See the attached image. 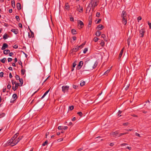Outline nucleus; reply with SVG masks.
<instances>
[{
  "mask_svg": "<svg viewBox=\"0 0 151 151\" xmlns=\"http://www.w3.org/2000/svg\"><path fill=\"white\" fill-rule=\"evenodd\" d=\"M29 114H25L24 116V119H27L29 118Z\"/></svg>",
  "mask_w": 151,
  "mask_h": 151,
  "instance_id": "obj_20",
  "label": "nucleus"
},
{
  "mask_svg": "<svg viewBox=\"0 0 151 151\" xmlns=\"http://www.w3.org/2000/svg\"><path fill=\"white\" fill-rule=\"evenodd\" d=\"M145 32V30L144 29H142L139 31V33L140 35V37H143L144 35V33Z\"/></svg>",
  "mask_w": 151,
  "mask_h": 151,
  "instance_id": "obj_6",
  "label": "nucleus"
},
{
  "mask_svg": "<svg viewBox=\"0 0 151 151\" xmlns=\"http://www.w3.org/2000/svg\"><path fill=\"white\" fill-rule=\"evenodd\" d=\"M31 32V34L30 35L29 33H28V37L29 38L31 37H33L34 36V33L32 32L31 30H30Z\"/></svg>",
  "mask_w": 151,
  "mask_h": 151,
  "instance_id": "obj_18",
  "label": "nucleus"
},
{
  "mask_svg": "<svg viewBox=\"0 0 151 151\" xmlns=\"http://www.w3.org/2000/svg\"><path fill=\"white\" fill-rule=\"evenodd\" d=\"M91 6L89 5V4H88V6L86 8V13H87V12H89L90 11H91Z\"/></svg>",
  "mask_w": 151,
  "mask_h": 151,
  "instance_id": "obj_16",
  "label": "nucleus"
},
{
  "mask_svg": "<svg viewBox=\"0 0 151 151\" xmlns=\"http://www.w3.org/2000/svg\"><path fill=\"white\" fill-rule=\"evenodd\" d=\"M12 85H14V84H15V83H16V81H14V80H12Z\"/></svg>",
  "mask_w": 151,
  "mask_h": 151,
  "instance_id": "obj_57",
  "label": "nucleus"
},
{
  "mask_svg": "<svg viewBox=\"0 0 151 151\" xmlns=\"http://www.w3.org/2000/svg\"><path fill=\"white\" fill-rule=\"evenodd\" d=\"M8 46L7 44L6 43H4L3 44V46L1 48L2 50H4L5 48L8 47Z\"/></svg>",
  "mask_w": 151,
  "mask_h": 151,
  "instance_id": "obj_12",
  "label": "nucleus"
},
{
  "mask_svg": "<svg viewBox=\"0 0 151 151\" xmlns=\"http://www.w3.org/2000/svg\"><path fill=\"white\" fill-rule=\"evenodd\" d=\"M103 26L101 24H99L97 27V28L99 29V30H100L103 28Z\"/></svg>",
  "mask_w": 151,
  "mask_h": 151,
  "instance_id": "obj_21",
  "label": "nucleus"
},
{
  "mask_svg": "<svg viewBox=\"0 0 151 151\" xmlns=\"http://www.w3.org/2000/svg\"><path fill=\"white\" fill-rule=\"evenodd\" d=\"M10 52V51L9 50H5L4 51V53L5 55H7Z\"/></svg>",
  "mask_w": 151,
  "mask_h": 151,
  "instance_id": "obj_24",
  "label": "nucleus"
},
{
  "mask_svg": "<svg viewBox=\"0 0 151 151\" xmlns=\"http://www.w3.org/2000/svg\"><path fill=\"white\" fill-rule=\"evenodd\" d=\"M124 47L121 50V51L120 52L119 57V59H120L121 58V57L122 56V54H123V50H124Z\"/></svg>",
  "mask_w": 151,
  "mask_h": 151,
  "instance_id": "obj_15",
  "label": "nucleus"
},
{
  "mask_svg": "<svg viewBox=\"0 0 151 151\" xmlns=\"http://www.w3.org/2000/svg\"><path fill=\"white\" fill-rule=\"evenodd\" d=\"M65 9H68L69 8V6L68 4H65Z\"/></svg>",
  "mask_w": 151,
  "mask_h": 151,
  "instance_id": "obj_43",
  "label": "nucleus"
},
{
  "mask_svg": "<svg viewBox=\"0 0 151 151\" xmlns=\"http://www.w3.org/2000/svg\"><path fill=\"white\" fill-rule=\"evenodd\" d=\"M78 26H79V25H80V29L82 28L84 26V24L83 22L82 21H81V20H78Z\"/></svg>",
  "mask_w": 151,
  "mask_h": 151,
  "instance_id": "obj_8",
  "label": "nucleus"
},
{
  "mask_svg": "<svg viewBox=\"0 0 151 151\" xmlns=\"http://www.w3.org/2000/svg\"><path fill=\"white\" fill-rule=\"evenodd\" d=\"M16 80H18L20 79L19 77L17 75H16L15 76Z\"/></svg>",
  "mask_w": 151,
  "mask_h": 151,
  "instance_id": "obj_45",
  "label": "nucleus"
},
{
  "mask_svg": "<svg viewBox=\"0 0 151 151\" xmlns=\"http://www.w3.org/2000/svg\"><path fill=\"white\" fill-rule=\"evenodd\" d=\"M73 87L74 88L76 89L78 88V86L77 85H73Z\"/></svg>",
  "mask_w": 151,
  "mask_h": 151,
  "instance_id": "obj_48",
  "label": "nucleus"
},
{
  "mask_svg": "<svg viewBox=\"0 0 151 151\" xmlns=\"http://www.w3.org/2000/svg\"><path fill=\"white\" fill-rule=\"evenodd\" d=\"M68 128V127L67 126L63 127V129H66Z\"/></svg>",
  "mask_w": 151,
  "mask_h": 151,
  "instance_id": "obj_59",
  "label": "nucleus"
},
{
  "mask_svg": "<svg viewBox=\"0 0 151 151\" xmlns=\"http://www.w3.org/2000/svg\"><path fill=\"white\" fill-rule=\"evenodd\" d=\"M50 90V89H48L47 91L44 94L43 96L41 98L43 99V98L47 94V93H48V92Z\"/></svg>",
  "mask_w": 151,
  "mask_h": 151,
  "instance_id": "obj_23",
  "label": "nucleus"
},
{
  "mask_svg": "<svg viewBox=\"0 0 151 151\" xmlns=\"http://www.w3.org/2000/svg\"><path fill=\"white\" fill-rule=\"evenodd\" d=\"M11 31L14 33L15 34H17L18 33V30L17 29H12Z\"/></svg>",
  "mask_w": 151,
  "mask_h": 151,
  "instance_id": "obj_13",
  "label": "nucleus"
},
{
  "mask_svg": "<svg viewBox=\"0 0 151 151\" xmlns=\"http://www.w3.org/2000/svg\"><path fill=\"white\" fill-rule=\"evenodd\" d=\"M19 135V133H16V134H15L13 136V137H14V138H15V139H17V136L18 135Z\"/></svg>",
  "mask_w": 151,
  "mask_h": 151,
  "instance_id": "obj_39",
  "label": "nucleus"
},
{
  "mask_svg": "<svg viewBox=\"0 0 151 151\" xmlns=\"http://www.w3.org/2000/svg\"><path fill=\"white\" fill-rule=\"evenodd\" d=\"M69 87L67 86H63L62 87V91L64 93H65L68 91Z\"/></svg>",
  "mask_w": 151,
  "mask_h": 151,
  "instance_id": "obj_4",
  "label": "nucleus"
},
{
  "mask_svg": "<svg viewBox=\"0 0 151 151\" xmlns=\"http://www.w3.org/2000/svg\"><path fill=\"white\" fill-rule=\"evenodd\" d=\"M74 106H69L68 110L71 111L74 109Z\"/></svg>",
  "mask_w": 151,
  "mask_h": 151,
  "instance_id": "obj_31",
  "label": "nucleus"
},
{
  "mask_svg": "<svg viewBox=\"0 0 151 151\" xmlns=\"http://www.w3.org/2000/svg\"><path fill=\"white\" fill-rule=\"evenodd\" d=\"M77 10L80 12H81L83 11V8L80 6V5H78L76 6Z\"/></svg>",
  "mask_w": 151,
  "mask_h": 151,
  "instance_id": "obj_7",
  "label": "nucleus"
},
{
  "mask_svg": "<svg viewBox=\"0 0 151 151\" xmlns=\"http://www.w3.org/2000/svg\"><path fill=\"white\" fill-rule=\"evenodd\" d=\"M97 3H98V1L97 0H91L90 3L89 4V5L91 6L95 5H96L97 6Z\"/></svg>",
  "mask_w": 151,
  "mask_h": 151,
  "instance_id": "obj_3",
  "label": "nucleus"
},
{
  "mask_svg": "<svg viewBox=\"0 0 151 151\" xmlns=\"http://www.w3.org/2000/svg\"><path fill=\"white\" fill-rule=\"evenodd\" d=\"M96 6V5H95L92 6H91V8H92V11H93L94 10Z\"/></svg>",
  "mask_w": 151,
  "mask_h": 151,
  "instance_id": "obj_42",
  "label": "nucleus"
},
{
  "mask_svg": "<svg viewBox=\"0 0 151 151\" xmlns=\"http://www.w3.org/2000/svg\"><path fill=\"white\" fill-rule=\"evenodd\" d=\"M15 139H15V138H14V137H13V136L9 140H10V141H12V140H15Z\"/></svg>",
  "mask_w": 151,
  "mask_h": 151,
  "instance_id": "obj_51",
  "label": "nucleus"
},
{
  "mask_svg": "<svg viewBox=\"0 0 151 151\" xmlns=\"http://www.w3.org/2000/svg\"><path fill=\"white\" fill-rule=\"evenodd\" d=\"M73 38V40H76V36H73L72 37Z\"/></svg>",
  "mask_w": 151,
  "mask_h": 151,
  "instance_id": "obj_64",
  "label": "nucleus"
},
{
  "mask_svg": "<svg viewBox=\"0 0 151 151\" xmlns=\"http://www.w3.org/2000/svg\"><path fill=\"white\" fill-rule=\"evenodd\" d=\"M5 114H0V118H1L4 116Z\"/></svg>",
  "mask_w": 151,
  "mask_h": 151,
  "instance_id": "obj_58",
  "label": "nucleus"
},
{
  "mask_svg": "<svg viewBox=\"0 0 151 151\" xmlns=\"http://www.w3.org/2000/svg\"><path fill=\"white\" fill-rule=\"evenodd\" d=\"M78 47H79V48H82L83 47V45H82V44H81V45L79 46H78Z\"/></svg>",
  "mask_w": 151,
  "mask_h": 151,
  "instance_id": "obj_61",
  "label": "nucleus"
},
{
  "mask_svg": "<svg viewBox=\"0 0 151 151\" xmlns=\"http://www.w3.org/2000/svg\"><path fill=\"white\" fill-rule=\"evenodd\" d=\"M137 19L138 21L139 22V21L141 20L142 17H137Z\"/></svg>",
  "mask_w": 151,
  "mask_h": 151,
  "instance_id": "obj_55",
  "label": "nucleus"
},
{
  "mask_svg": "<svg viewBox=\"0 0 151 151\" xmlns=\"http://www.w3.org/2000/svg\"><path fill=\"white\" fill-rule=\"evenodd\" d=\"M13 47L15 49H17L18 47V46L17 45H15L14 46H13Z\"/></svg>",
  "mask_w": 151,
  "mask_h": 151,
  "instance_id": "obj_63",
  "label": "nucleus"
},
{
  "mask_svg": "<svg viewBox=\"0 0 151 151\" xmlns=\"http://www.w3.org/2000/svg\"><path fill=\"white\" fill-rule=\"evenodd\" d=\"M83 62L82 61H80L78 65L77 69L78 70H79L81 68L82 66L83 65Z\"/></svg>",
  "mask_w": 151,
  "mask_h": 151,
  "instance_id": "obj_5",
  "label": "nucleus"
},
{
  "mask_svg": "<svg viewBox=\"0 0 151 151\" xmlns=\"http://www.w3.org/2000/svg\"><path fill=\"white\" fill-rule=\"evenodd\" d=\"M79 49V47H78V46H75L72 49V52H76L78 51Z\"/></svg>",
  "mask_w": 151,
  "mask_h": 151,
  "instance_id": "obj_9",
  "label": "nucleus"
},
{
  "mask_svg": "<svg viewBox=\"0 0 151 151\" xmlns=\"http://www.w3.org/2000/svg\"><path fill=\"white\" fill-rule=\"evenodd\" d=\"M101 34V32L99 31H97L96 32L95 35L97 36H99Z\"/></svg>",
  "mask_w": 151,
  "mask_h": 151,
  "instance_id": "obj_25",
  "label": "nucleus"
},
{
  "mask_svg": "<svg viewBox=\"0 0 151 151\" xmlns=\"http://www.w3.org/2000/svg\"><path fill=\"white\" fill-rule=\"evenodd\" d=\"M71 33L73 35L76 34L77 33L76 31L74 29H72L71 30Z\"/></svg>",
  "mask_w": 151,
  "mask_h": 151,
  "instance_id": "obj_27",
  "label": "nucleus"
},
{
  "mask_svg": "<svg viewBox=\"0 0 151 151\" xmlns=\"http://www.w3.org/2000/svg\"><path fill=\"white\" fill-rule=\"evenodd\" d=\"M4 73L3 72L0 73V77H2L3 76Z\"/></svg>",
  "mask_w": 151,
  "mask_h": 151,
  "instance_id": "obj_49",
  "label": "nucleus"
},
{
  "mask_svg": "<svg viewBox=\"0 0 151 151\" xmlns=\"http://www.w3.org/2000/svg\"><path fill=\"white\" fill-rule=\"evenodd\" d=\"M17 9L18 10H20L21 9V6L20 3H18L17 4Z\"/></svg>",
  "mask_w": 151,
  "mask_h": 151,
  "instance_id": "obj_19",
  "label": "nucleus"
},
{
  "mask_svg": "<svg viewBox=\"0 0 151 151\" xmlns=\"http://www.w3.org/2000/svg\"><path fill=\"white\" fill-rule=\"evenodd\" d=\"M47 143H48V141L47 140H46L44 143H43L42 145L43 146H45Z\"/></svg>",
  "mask_w": 151,
  "mask_h": 151,
  "instance_id": "obj_44",
  "label": "nucleus"
},
{
  "mask_svg": "<svg viewBox=\"0 0 151 151\" xmlns=\"http://www.w3.org/2000/svg\"><path fill=\"white\" fill-rule=\"evenodd\" d=\"M11 3L12 6L13 7H15V4L14 0H12L11 1Z\"/></svg>",
  "mask_w": 151,
  "mask_h": 151,
  "instance_id": "obj_30",
  "label": "nucleus"
},
{
  "mask_svg": "<svg viewBox=\"0 0 151 151\" xmlns=\"http://www.w3.org/2000/svg\"><path fill=\"white\" fill-rule=\"evenodd\" d=\"M11 88V86L10 84H8L7 86V88L8 89H10Z\"/></svg>",
  "mask_w": 151,
  "mask_h": 151,
  "instance_id": "obj_47",
  "label": "nucleus"
},
{
  "mask_svg": "<svg viewBox=\"0 0 151 151\" xmlns=\"http://www.w3.org/2000/svg\"><path fill=\"white\" fill-rule=\"evenodd\" d=\"M9 37V35L6 34V33L5 34L3 37V38L4 40L6 39Z\"/></svg>",
  "mask_w": 151,
  "mask_h": 151,
  "instance_id": "obj_26",
  "label": "nucleus"
},
{
  "mask_svg": "<svg viewBox=\"0 0 151 151\" xmlns=\"http://www.w3.org/2000/svg\"><path fill=\"white\" fill-rule=\"evenodd\" d=\"M126 16L127 13L124 10L123 11L121 15V17H126Z\"/></svg>",
  "mask_w": 151,
  "mask_h": 151,
  "instance_id": "obj_14",
  "label": "nucleus"
},
{
  "mask_svg": "<svg viewBox=\"0 0 151 151\" xmlns=\"http://www.w3.org/2000/svg\"><path fill=\"white\" fill-rule=\"evenodd\" d=\"M12 97L14 99H16L17 98V96L16 94H14L12 96Z\"/></svg>",
  "mask_w": 151,
  "mask_h": 151,
  "instance_id": "obj_36",
  "label": "nucleus"
},
{
  "mask_svg": "<svg viewBox=\"0 0 151 151\" xmlns=\"http://www.w3.org/2000/svg\"><path fill=\"white\" fill-rule=\"evenodd\" d=\"M85 82L84 81H82L80 83V86H83L85 84Z\"/></svg>",
  "mask_w": 151,
  "mask_h": 151,
  "instance_id": "obj_37",
  "label": "nucleus"
},
{
  "mask_svg": "<svg viewBox=\"0 0 151 151\" xmlns=\"http://www.w3.org/2000/svg\"><path fill=\"white\" fill-rule=\"evenodd\" d=\"M88 51V48H84L83 51V53L84 54L86 53L87 51Z\"/></svg>",
  "mask_w": 151,
  "mask_h": 151,
  "instance_id": "obj_40",
  "label": "nucleus"
},
{
  "mask_svg": "<svg viewBox=\"0 0 151 151\" xmlns=\"http://www.w3.org/2000/svg\"><path fill=\"white\" fill-rule=\"evenodd\" d=\"M129 124V123L128 122L124 123L123 125L124 126H127Z\"/></svg>",
  "mask_w": 151,
  "mask_h": 151,
  "instance_id": "obj_50",
  "label": "nucleus"
},
{
  "mask_svg": "<svg viewBox=\"0 0 151 151\" xmlns=\"http://www.w3.org/2000/svg\"><path fill=\"white\" fill-rule=\"evenodd\" d=\"M15 18H16V19L18 22H19L20 21V19L19 18V17L18 16H16L15 17Z\"/></svg>",
  "mask_w": 151,
  "mask_h": 151,
  "instance_id": "obj_41",
  "label": "nucleus"
},
{
  "mask_svg": "<svg viewBox=\"0 0 151 151\" xmlns=\"http://www.w3.org/2000/svg\"><path fill=\"white\" fill-rule=\"evenodd\" d=\"M100 16V14L99 12H97L96 14V16L97 17H99Z\"/></svg>",
  "mask_w": 151,
  "mask_h": 151,
  "instance_id": "obj_52",
  "label": "nucleus"
},
{
  "mask_svg": "<svg viewBox=\"0 0 151 151\" xmlns=\"http://www.w3.org/2000/svg\"><path fill=\"white\" fill-rule=\"evenodd\" d=\"M19 82L20 83L19 86H21L22 85V84H23V80L22 78H20V79H19Z\"/></svg>",
  "mask_w": 151,
  "mask_h": 151,
  "instance_id": "obj_22",
  "label": "nucleus"
},
{
  "mask_svg": "<svg viewBox=\"0 0 151 151\" xmlns=\"http://www.w3.org/2000/svg\"><path fill=\"white\" fill-rule=\"evenodd\" d=\"M148 24L149 25V28L150 29H151V23L149 22V21L147 22Z\"/></svg>",
  "mask_w": 151,
  "mask_h": 151,
  "instance_id": "obj_46",
  "label": "nucleus"
},
{
  "mask_svg": "<svg viewBox=\"0 0 151 151\" xmlns=\"http://www.w3.org/2000/svg\"><path fill=\"white\" fill-rule=\"evenodd\" d=\"M110 69H109V70H107L104 73V75H107L108 74V73H109V72H110Z\"/></svg>",
  "mask_w": 151,
  "mask_h": 151,
  "instance_id": "obj_38",
  "label": "nucleus"
},
{
  "mask_svg": "<svg viewBox=\"0 0 151 151\" xmlns=\"http://www.w3.org/2000/svg\"><path fill=\"white\" fill-rule=\"evenodd\" d=\"M21 74L22 75H24L25 72V70L22 68L21 70Z\"/></svg>",
  "mask_w": 151,
  "mask_h": 151,
  "instance_id": "obj_28",
  "label": "nucleus"
},
{
  "mask_svg": "<svg viewBox=\"0 0 151 151\" xmlns=\"http://www.w3.org/2000/svg\"><path fill=\"white\" fill-rule=\"evenodd\" d=\"M127 145V143H124L121 144V146H125V145Z\"/></svg>",
  "mask_w": 151,
  "mask_h": 151,
  "instance_id": "obj_60",
  "label": "nucleus"
},
{
  "mask_svg": "<svg viewBox=\"0 0 151 151\" xmlns=\"http://www.w3.org/2000/svg\"><path fill=\"white\" fill-rule=\"evenodd\" d=\"M100 44L102 47H103L104 46L105 43L103 40H102L101 41V42L100 43Z\"/></svg>",
  "mask_w": 151,
  "mask_h": 151,
  "instance_id": "obj_29",
  "label": "nucleus"
},
{
  "mask_svg": "<svg viewBox=\"0 0 151 151\" xmlns=\"http://www.w3.org/2000/svg\"><path fill=\"white\" fill-rule=\"evenodd\" d=\"M85 65H87L88 66V69L87 70H89L95 68L97 64L96 65V62L94 63L92 62L86 61L85 63L84 66Z\"/></svg>",
  "mask_w": 151,
  "mask_h": 151,
  "instance_id": "obj_1",
  "label": "nucleus"
},
{
  "mask_svg": "<svg viewBox=\"0 0 151 151\" xmlns=\"http://www.w3.org/2000/svg\"><path fill=\"white\" fill-rule=\"evenodd\" d=\"M101 37L102 38H103L105 41H107V40L105 38L106 37V35L105 34H103L101 35Z\"/></svg>",
  "mask_w": 151,
  "mask_h": 151,
  "instance_id": "obj_34",
  "label": "nucleus"
},
{
  "mask_svg": "<svg viewBox=\"0 0 151 151\" xmlns=\"http://www.w3.org/2000/svg\"><path fill=\"white\" fill-rule=\"evenodd\" d=\"M135 135L136 136H137L139 137H141L140 136V134H139L137 133V132L135 133Z\"/></svg>",
  "mask_w": 151,
  "mask_h": 151,
  "instance_id": "obj_56",
  "label": "nucleus"
},
{
  "mask_svg": "<svg viewBox=\"0 0 151 151\" xmlns=\"http://www.w3.org/2000/svg\"><path fill=\"white\" fill-rule=\"evenodd\" d=\"M63 126H59L58 127V129H63Z\"/></svg>",
  "mask_w": 151,
  "mask_h": 151,
  "instance_id": "obj_54",
  "label": "nucleus"
},
{
  "mask_svg": "<svg viewBox=\"0 0 151 151\" xmlns=\"http://www.w3.org/2000/svg\"><path fill=\"white\" fill-rule=\"evenodd\" d=\"M99 40V39L96 37H95L93 38V40L95 42H97Z\"/></svg>",
  "mask_w": 151,
  "mask_h": 151,
  "instance_id": "obj_32",
  "label": "nucleus"
},
{
  "mask_svg": "<svg viewBox=\"0 0 151 151\" xmlns=\"http://www.w3.org/2000/svg\"><path fill=\"white\" fill-rule=\"evenodd\" d=\"M6 60V58H4L2 59L1 60V61L2 63H5Z\"/></svg>",
  "mask_w": 151,
  "mask_h": 151,
  "instance_id": "obj_33",
  "label": "nucleus"
},
{
  "mask_svg": "<svg viewBox=\"0 0 151 151\" xmlns=\"http://www.w3.org/2000/svg\"><path fill=\"white\" fill-rule=\"evenodd\" d=\"M14 55V54L13 52H10L9 54V56H12V55Z\"/></svg>",
  "mask_w": 151,
  "mask_h": 151,
  "instance_id": "obj_62",
  "label": "nucleus"
},
{
  "mask_svg": "<svg viewBox=\"0 0 151 151\" xmlns=\"http://www.w3.org/2000/svg\"><path fill=\"white\" fill-rule=\"evenodd\" d=\"M128 134V132H127L120 133V134H119V135L118 136V137H120V136H122V135L126 134Z\"/></svg>",
  "mask_w": 151,
  "mask_h": 151,
  "instance_id": "obj_35",
  "label": "nucleus"
},
{
  "mask_svg": "<svg viewBox=\"0 0 151 151\" xmlns=\"http://www.w3.org/2000/svg\"><path fill=\"white\" fill-rule=\"evenodd\" d=\"M19 85L18 83H15V86L14 87V86L12 87V89L14 91H15L18 88V86H19Z\"/></svg>",
  "mask_w": 151,
  "mask_h": 151,
  "instance_id": "obj_11",
  "label": "nucleus"
},
{
  "mask_svg": "<svg viewBox=\"0 0 151 151\" xmlns=\"http://www.w3.org/2000/svg\"><path fill=\"white\" fill-rule=\"evenodd\" d=\"M119 133V132L118 131L115 132H112L110 134L111 135H116L117 136V134Z\"/></svg>",
  "mask_w": 151,
  "mask_h": 151,
  "instance_id": "obj_17",
  "label": "nucleus"
},
{
  "mask_svg": "<svg viewBox=\"0 0 151 151\" xmlns=\"http://www.w3.org/2000/svg\"><path fill=\"white\" fill-rule=\"evenodd\" d=\"M122 18V23L124 25H126L127 23V19L126 17Z\"/></svg>",
  "mask_w": 151,
  "mask_h": 151,
  "instance_id": "obj_10",
  "label": "nucleus"
},
{
  "mask_svg": "<svg viewBox=\"0 0 151 151\" xmlns=\"http://www.w3.org/2000/svg\"><path fill=\"white\" fill-rule=\"evenodd\" d=\"M12 60V59L11 58H8V62H11Z\"/></svg>",
  "mask_w": 151,
  "mask_h": 151,
  "instance_id": "obj_53",
  "label": "nucleus"
},
{
  "mask_svg": "<svg viewBox=\"0 0 151 151\" xmlns=\"http://www.w3.org/2000/svg\"><path fill=\"white\" fill-rule=\"evenodd\" d=\"M22 137L20 138L19 137L17 139L12 140V141L8 140L7 142V144L8 145H9L12 146H13L16 145L22 139Z\"/></svg>",
  "mask_w": 151,
  "mask_h": 151,
  "instance_id": "obj_2",
  "label": "nucleus"
}]
</instances>
